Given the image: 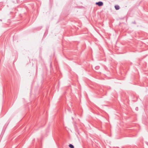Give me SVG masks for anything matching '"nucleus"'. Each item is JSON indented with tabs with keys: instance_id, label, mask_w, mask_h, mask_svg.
I'll list each match as a JSON object with an SVG mask.
<instances>
[{
	"instance_id": "3",
	"label": "nucleus",
	"mask_w": 148,
	"mask_h": 148,
	"mask_svg": "<svg viewBox=\"0 0 148 148\" xmlns=\"http://www.w3.org/2000/svg\"><path fill=\"white\" fill-rule=\"evenodd\" d=\"M69 146L71 148H74V146L71 144H70Z\"/></svg>"
},
{
	"instance_id": "1",
	"label": "nucleus",
	"mask_w": 148,
	"mask_h": 148,
	"mask_svg": "<svg viewBox=\"0 0 148 148\" xmlns=\"http://www.w3.org/2000/svg\"><path fill=\"white\" fill-rule=\"evenodd\" d=\"M96 4L98 5L99 6H101L103 5V3L102 2H99L96 3Z\"/></svg>"
},
{
	"instance_id": "2",
	"label": "nucleus",
	"mask_w": 148,
	"mask_h": 148,
	"mask_svg": "<svg viewBox=\"0 0 148 148\" xmlns=\"http://www.w3.org/2000/svg\"><path fill=\"white\" fill-rule=\"evenodd\" d=\"M115 8L116 10H119V6L116 5L115 6Z\"/></svg>"
},
{
	"instance_id": "4",
	"label": "nucleus",
	"mask_w": 148,
	"mask_h": 148,
	"mask_svg": "<svg viewBox=\"0 0 148 148\" xmlns=\"http://www.w3.org/2000/svg\"><path fill=\"white\" fill-rule=\"evenodd\" d=\"M99 68V67L97 66V67H96V69H98Z\"/></svg>"
}]
</instances>
